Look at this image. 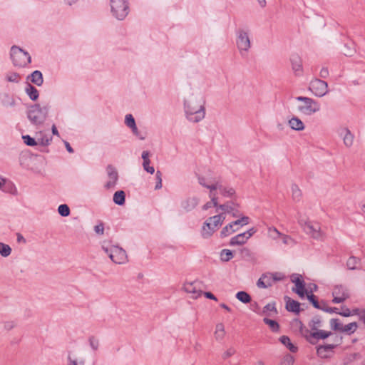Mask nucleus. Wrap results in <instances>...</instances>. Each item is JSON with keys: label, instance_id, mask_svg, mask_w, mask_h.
<instances>
[{"label": "nucleus", "instance_id": "nucleus-44", "mask_svg": "<svg viewBox=\"0 0 365 365\" xmlns=\"http://www.w3.org/2000/svg\"><path fill=\"white\" fill-rule=\"evenodd\" d=\"M221 259L224 262H228L233 257V254L230 250H222L220 254Z\"/></svg>", "mask_w": 365, "mask_h": 365}, {"label": "nucleus", "instance_id": "nucleus-63", "mask_svg": "<svg viewBox=\"0 0 365 365\" xmlns=\"http://www.w3.org/2000/svg\"><path fill=\"white\" fill-rule=\"evenodd\" d=\"M204 295L207 299L217 301V299L216 298V297L212 293H211L210 292H204Z\"/></svg>", "mask_w": 365, "mask_h": 365}, {"label": "nucleus", "instance_id": "nucleus-28", "mask_svg": "<svg viewBox=\"0 0 365 365\" xmlns=\"http://www.w3.org/2000/svg\"><path fill=\"white\" fill-rule=\"evenodd\" d=\"M235 226H234L232 222L226 225L225 227L222 228V230L220 232V236L221 237H225L229 236L230 235L234 233L235 232L238 230V227L235 228Z\"/></svg>", "mask_w": 365, "mask_h": 365}, {"label": "nucleus", "instance_id": "nucleus-54", "mask_svg": "<svg viewBox=\"0 0 365 365\" xmlns=\"http://www.w3.org/2000/svg\"><path fill=\"white\" fill-rule=\"evenodd\" d=\"M268 312H274V314H277V310L275 307V302L269 303L264 307L263 313H267Z\"/></svg>", "mask_w": 365, "mask_h": 365}, {"label": "nucleus", "instance_id": "nucleus-61", "mask_svg": "<svg viewBox=\"0 0 365 365\" xmlns=\"http://www.w3.org/2000/svg\"><path fill=\"white\" fill-rule=\"evenodd\" d=\"M281 238L282 240L283 243L285 245H289L290 243V242L292 241V239L291 237H289V235H284L282 233L281 235Z\"/></svg>", "mask_w": 365, "mask_h": 365}, {"label": "nucleus", "instance_id": "nucleus-51", "mask_svg": "<svg viewBox=\"0 0 365 365\" xmlns=\"http://www.w3.org/2000/svg\"><path fill=\"white\" fill-rule=\"evenodd\" d=\"M22 138L24 139V143L29 146H34L38 145L37 140L29 135H24Z\"/></svg>", "mask_w": 365, "mask_h": 365}, {"label": "nucleus", "instance_id": "nucleus-35", "mask_svg": "<svg viewBox=\"0 0 365 365\" xmlns=\"http://www.w3.org/2000/svg\"><path fill=\"white\" fill-rule=\"evenodd\" d=\"M225 335V331L223 324L220 323L216 325V330L215 331V336L216 339L221 340Z\"/></svg>", "mask_w": 365, "mask_h": 365}, {"label": "nucleus", "instance_id": "nucleus-9", "mask_svg": "<svg viewBox=\"0 0 365 365\" xmlns=\"http://www.w3.org/2000/svg\"><path fill=\"white\" fill-rule=\"evenodd\" d=\"M110 259L116 264H123L127 261V255L125 251L118 246H111L110 247H103Z\"/></svg>", "mask_w": 365, "mask_h": 365}, {"label": "nucleus", "instance_id": "nucleus-40", "mask_svg": "<svg viewBox=\"0 0 365 365\" xmlns=\"http://www.w3.org/2000/svg\"><path fill=\"white\" fill-rule=\"evenodd\" d=\"M353 312L354 314H356L359 317V322L361 324H363L365 328V309H354L353 310Z\"/></svg>", "mask_w": 365, "mask_h": 365}, {"label": "nucleus", "instance_id": "nucleus-41", "mask_svg": "<svg viewBox=\"0 0 365 365\" xmlns=\"http://www.w3.org/2000/svg\"><path fill=\"white\" fill-rule=\"evenodd\" d=\"M268 235L273 240H277L281 237L282 233L277 228L270 227L268 228Z\"/></svg>", "mask_w": 365, "mask_h": 365}, {"label": "nucleus", "instance_id": "nucleus-39", "mask_svg": "<svg viewBox=\"0 0 365 365\" xmlns=\"http://www.w3.org/2000/svg\"><path fill=\"white\" fill-rule=\"evenodd\" d=\"M236 297L238 300L245 304L251 302L250 295L244 291H240L237 292L236 294Z\"/></svg>", "mask_w": 365, "mask_h": 365}, {"label": "nucleus", "instance_id": "nucleus-17", "mask_svg": "<svg viewBox=\"0 0 365 365\" xmlns=\"http://www.w3.org/2000/svg\"><path fill=\"white\" fill-rule=\"evenodd\" d=\"M290 61L293 71L297 75H299L302 71V61L301 57L298 54L294 53L292 55Z\"/></svg>", "mask_w": 365, "mask_h": 365}, {"label": "nucleus", "instance_id": "nucleus-46", "mask_svg": "<svg viewBox=\"0 0 365 365\" xmlns=\"http://www.w3.org/2000/svg\"><path fill=\"white\" fill-rule=\"evenodd\" d=\"M58 213L63 217H67L70 215V208L66 204L59 205L58 208Z\"/></svg>", "mask_w": 365, "mask_h": 365}, {"label": "nucleus", "instance_id": "nucleus-22", "mask_svg": "<svg viewBox=\"0 0 365 365\" xmlns=\"http://www.w3.org/2000/svg\"><path fill=\"white\" fill-rule=\"evenodd\" d=\"M209 197H210L211 200L206 202L202 206V210H207L212 206L217 208L218 207V197L217 196V193L210 190Z\"/></svg>", "mask_w": 365, "mask_h": 365}, {"label": "nucleus", "instance_id": "nucleus-45", "mask_svg": "<svg viewBox=\"0 0 365 365\" xmlns=\"http://www.w3.org/2000/svg\"><path fill=\"white\" fill-rule=\"evenodd\" d=\"M197 203H198V201L196 198H192V199H188L186 201L185 205H184L183 206H184V208L188 211V210H190L193 209L194 207H195L197 206Z\"/></svg>", "mask_w": 365, "mask_h": 365}, {"label": "nucleus", "instance_id": "nucleus-15", "mask_svg": "<svg viewBox=\"0 0 365 365\" xmlns=\"http://www.w3.org/2000/svg\"><path fill=\"white\" fill-rule=\"evenodd\" d=\"M237 46L240 52L247 51L250 48V40L247 32L243 30L238 31Z\"/></svg>", "mask_w": 365, "mask_h": 365}, {"label": "nucleus", "instance_id": "nucleus-52", "mask_svg": "<svg viewBox=\"0 0 365 365\" xmlns=\"http://www.w3.org/2000/svg\"><path fill=\"white\" fill-rule=\"evenodd\" d=\"M21 77L17 73H9L6 76V80L9 82L18 83L19 82Z\"/></svg>", "mask_w": 365, "mask_h": 365}, {"label": "nucleus", "instance_id": "nucleus-18", "mask_svg": "<svg viewBox=\"0 0 365 365\" xmlns=\"http://www.w3.org/2000/svg\"><path fill=\"white\" fill-rule=\"evenodd\" d=\"M341 135H344L343 141L344 145L349 148L354 143V135L347 128H344L341 130Z\"/></svg>", "mask_w": 365, "mask_h": 365}, {"label": "nucleus", "instance_id": "nucleus-20", "mask_svg": "<svg viewBox=\"0 0 365 365\" xmlns=\"http://www.w3.org/2000/svg\"><path fill=\"white\" fill-rule=\"evenodd\" d=\"M307 299L312 304V305L319 309H325L326 304L324 302H319L317 297L312 294V290L309 291L306 294Z\"/></svg>", "mask_w": 365, "mask_h": 365}, {"label": "nucleus", "instance_id": "nucleus-19", "mask_svg": "<svg viewBox=\"0 0 365 365\" xmlns=\"http://www.w3.org/2000/svg\"><path fill=\"white\" fill-rule=\"evenodd\" d=\"M249 239V236H247V233H241L233 237L230 242L231 246L235 245H242L247 242Z\"/></svg>", "mask_w": 365, "mask_h": 365}, {"label": "nucleus", "instance_id": "nucleus-57", "mask_svg": "<svg viewBox=\"0 0 365 365\" xmlns=\"http://www.w3.org/2000/svg\"><path fill=\"white\" fill-rule=\"evenodd\" d=\"M89 342L91 346L94 349L96 350L98 347V340L96 339L95 337L91 336L89 339Z\"/></svg>", "mask_w": 365, "mask_h": 365}, {"label": "nucleus", "instance_id": "nucleus-23", "mask_svg": "<svg viewBox=\"0 0 365 365\" xmlns=\"http://www.w3.org/2000/svg\"><path fill=\"white\" fill-rule=\"evenodd\" d=\"M288 300L286 303V309L289 312H292L294 313L298 314L300 312V304L297 301H295L294 299H291L290 298L287 297Z\"/></svg>", "mask_w": 365, "mask_h": 365}, {"label": "nucleus", "instance_id": "nucleus-21", "mask_svg": "<svg viewBox=\"0 0 365 365\" xmlns=\"http://www.w3.org/2000/svg\"><path fill=\"white\" fill-rule=\"evenodd\" d=\"M150 153L148 151H143L142 153V158L143 159V166L145 170L150 174H153L155 169L153 166H150V160L149 159Z\"/></svg>", "mask_w": 365, "mask_h": 365}, {"label": "nucleus", "instance_id": "nucleus-2", "mask_svg": "<svg viewBox=\"0 0 365 365\" xmlns=\"http://www.w3.org/2000/svg\"><path fill=\"white\" fill-rule=\"evenodd\" d=\"M185 109L189 120L197 123L205 117L204 103L200 101L197 103L194 99L187 100L185 102Z\"/></svg>", "mask_w": 365, "mask_h": 365}, {"label": "nucleus", "instance_id": "nucleus-6", "mask_svg": "<svg viewBox=\"0 0 365 365\" xmlns=\"http://www.w3.org/2000/svg\"><path fill=\"white\" fill-rule=\"evenodd\" d=\"M111 12L118 20L124 19L129 13L128 0H110Z\"/></svg>", "mask_w": 365, "mask_h": 365}, {"label": "nucleus", "instance_id": "nucleus-30", "mask_svg": "<svg viewBox=\"0 0 365 365\" xmlns=\"http://www.w3.org/2000/svg\"><path fill=\"white\" fill-rule=\"evenodd\" d=\"M360 262L361 260L359 258L351 256L348 259L346 266L349 269H356L359 267Z\"/></svg>", "mask_w": 365, "mask_h": 365}, {"label": "nucleus", "instance_id": "nucleus-56", "mask_svg": "<svg viewBox=\"0 0 365 365\" xmlns=\"http://www.w3.org/2000/svg\"><path fill=\"white\" fill-rule=\"evenodd\" d=\"M161 176H162L161 173L159 170H158L157 173H156V175H155L156 180H157V183H156V185H155V189L156 190L160 189L162 187V178H161Z\"/></svg>", "mask_w": 365, "mask_h": 365}, {"label": "nucleus", "instance_id": "nucleus-55", "mask_svg": "<svg viewBox=\"0 0 365 365\" xmlns=\"http://www.w3.org/2000/svg\"><path fill=\"white\" fill-rule=\"evenodd\" d=\"M312 322L313 324L312 327V330H317L318 328L321 326V320L319 317H315L312 319Z\"/></svg>", "mask_w": 365, "mask_h": 365}, {"label": "nucleus", "instance_id": "nucleus-49", "mask_svg": "<svg viewBox=\"0 0 365 365\" xmlns=\"http://www.w3.org/2000/svg\"><path fill=\"white\" fill-rule=\"evenodd\" d=\"M330 326L334 330L341 331L343 324L338 319H332L330 321Z\"/></svg>", "mask_w": 365, "mask_h": 365}, {"label": "nucleus", "instance_id": "nucleus-58", "mask_svg": "<svg viewBox=\"0 0 365 365\" xmlns=\"http://www.w3.org/2000/svg\"><path fill=\"white\" fill-rule=\"evenodd\" d=\"M236 351L234 348L228 349L223 354V359H226L235 354Z\"/></svg>", "mask_w": 365, "mask_h": 365}, {"label": "nucleus", "instance_id": "nucleus-59", "mask_svg": "<svg viewBox=\"0 0 365 365\" xmlns=\"http://www.w3.org/2000/svg\"><path fill=\"white\" fill-rule=\"evenodd\" d=\"M95 232L98 235H103L104 232V226L102 222L94 227Z\"/></svg>", "mask_w": 365, "mask_h": 365}, {"label": "nucleus", "instance_id": "nucleus-4", "mask_svg": "<svg viewBox=\"0 0 365 365\" xmlns=\"http://www.w3.org/2000/svg\"><path fill=\"white\" fill-rule=\"evenodd\" d=\"M225 220L224 213L209 217L204 223L202 235L205 238L210 237Z\"/></svg>", "mask_w": 365, "mask_h": 365}, {"label": "nucleus", "instance_id": "nucleus-1", "mask_svg": "<svg viewBox=\"0 0 365 365\" xmlns=\"http://www.w3.org/2000/svg\"><path fill=\"white\" fill-rule=\"evenodd\" d=\"M197 179L202 186L213 191V192H216V190H219L220 194L224 197H232L235 193L232 187L222 185L220 178L212 177L210 170L207 172L206 176L199 175Z\"/></svg>", "mask_w": 365, "mask_h": 365}, {"label": "nucleus", "instance_id": "nucleus-24", "mask_svg": "<svg viewBox=\"0 0 365 365\" xmlns=\"http://www.w3.org/2000/svg\"><path fill=\"white\" fill-rule=\"evenodd\" d=\"M27 79L30 80L36 86H41L43 81L42 73L39 71H34L30 76H28Z\"/></svg>", "mask_w": 365, "mask_h": 365}, {"label": "nucleus", "instance_id": "nucleus-47", "mask_svg": "<svg viewBox=\"0 0 365 365\" xmlns=\"http://www.w3.org/2000/svg\"><path fill=\"white\" fill-rule=\"evenodd\" d=\"M218 209L221 210L222 211V213H224V215L225 216V213H231L233 211V207L232 205H230L229 202L219 205L218 204Z\"/></svg>", "mask_w": 365, "mask_h": 365}, {"label": "nucleus", "instance_id": "nucleus-11", "mask_svg": "<svg viewBox=\"0 0 365 365\" xmlns=\"http://www.w3.org/2000/svg\"><path fill=\"white\" fill-rule=\"evenodd\" d=\"M333 300L334 304L342 303L350 297L349 289L343 285H336L332 290Z\"/></svg>", "mask_w": 365, "mask_h": 365}, {"label": "nucleus", "instance_id": "nucleus-33", "mask_svg": "<svg viewBox=\"0 0 365 365\" xmlns=\"http://www.w3.org/2000/svg\"><path fill=\"white\" fill-rule=\"evenodd\" d=\"M358 328V324L356 322H351L346 325L343 324V327L341 332L346 333V334H351L356 331Z\"/></svg>", "mask_w": 365, "mask_h": 365}, {"label": "nucleus", "instance_id": "nucleus-36", "mask_svg": "<svg viewBox=\"0 0 365 365\" xmlns=\"http://www.w3.org/2000/svg\"><path fill=\"white\" fill-rule=\"evenodd\" d=\"M0 189L6 192H11L14 189V185L10 182H6L5 179L0 176Z\"/></svg>", "mask_w": 365, "mask_h": 365}, {"label": "nucleus", "instance_id": "nucleus-34", "mask_svg": "<svg viewBox=\"0 0 365 365\" xmlns=\"http://www.w3.org/2000/svg\"><path fill=\"white\" fill-rule=\"evenodd\" d=\"M330 335H331L330 331H324V330H318V329L310 334V336L312 338H314L316 339H324L329 337Z\"/></svg>", "mask_w": 365, "mask_h": 365}, {"label": "nucleus", "instance_id": "nucleus-60", "mask_svg": "<svg viewBox=\"0 0 365 365\" xmlns=\"http://www.w3.org/2000/svg\"><path fill=\"white\" fill-rule=\"evenodd\" d=\"M341 309H342V312H339V314L344 317H349L352 314H354L353 312H352V313L351 312V311L349 308L342 307Z\"/></svg>", "mask_w": 365, "mask_h": 365}, {"label": "nucleus", "instance_id": "nucleus-42", "mask_svg": "<svg viewBox=\"0 0 365 365\" xmlns=\"http://www.w3.org/2000/svg\"><path fill=\"white\" fill-rule=\"evenodd\" d=\"M292 198L294 200L299 201L302 196V191L297 185L292 186Z\"/></svg>", "mask_w": 365, "mask_h": 365}, {"label": "nucleus", "instance_id": "nucleus-13", "mask_svg": "<svg viewBox=\"0 0 365 365\" xmlns=\"http://www.w3.org/2000/svg\"><path fill=\"white\" fill-rule=\"evenodd\" d=\"M291 281L295 284L296 287L292 289V291L296 292L301 298H303L309 291L305 288V282L302 277L300 274H294L291 276Z\"/></svg>", "mask_w": 365, "mask_h": 365}, {"label": "nucleus", "instance_id": "nucleus-32", "mask_svg": "<svg viewBox=\"0 0 365 365\" xmlns=\"http://www.w3.org/2000/svg\"><path fill=\"white\" fill-rule=\"evenodd\" d=\"M279 341L282 344L285 345L290 351L295 353L297 351V347L294 346L292 343L290 341V339L287 336H282L279 339Z\"/></svg>", "mask_w": 365, "mask_h": 365}, {"label": "nucleus", "instance_id": "nucleus-5", "mask_svg": "<svg viewBox=\"0 0 365 365\" xmlns=\"http://www.w3.org/2000/svg\"><path fill=\"white\" fill-rule=\"evenodd\" d=\"M296 100L302 103L297 108L302 114L311 115L320 110L319 103L311 98L298 96Z\"/></svg>", "mask_w": 365, "mask_h": 365}, {"label": "nucleus", "instance_id": "nucleus-10", "mask_svg": "<svg viewBox=\"0 0 365 365\" xmlns=\"http://www.w3.org/2000/svg\"><path fill=\"white\" fill-rule=\"evenodd\" d=\"M300 225L307 234L311 235L314 239H320L322 237L321 226L318 222L307 221L304 224L302 221L299 222Z\"/></svg>", "mask_w": 365, "mask_h": 365}, {"label": "nucleus", "instance_id": "nucleus-26", "mask_svg": "<svg viewBox=\"0 0 365 365\" xmlns=\"http://www.w3.org/2000/svg\"><path fill=\"white\" fill-rule=\"evenodd\" d=\"M25 91L27 95L32 101H36L38 99L39 96L38 91L34 86H33L30 83H28Z\"/></svg>", "mask_w": 365, "mask_h": 365}, {"label": "nucleus", "instance_id": "nucleus-48", "mask_svg": "<svg viewBox=\"0 0 365 365\" xmlns=\"http://www.w3.org/2000/svg\"><path fill=\"white\" fill-rule=\"evenodd\" d=\"M249 222H250L249 217L243 216V217H240V219L232 222V224L236 227L237 225H241V226L246 225L249 224Z\"/></svg>", "mask_w": 365, "mask_h": 365}, {"label": "nucleus", "instance_id": "nucleus-38", "mask_svg": "<svg viewBox=\"0 0 365 365\" xmlns=\"http://www.w3.org/2000/svg\"><path fill=\"white\" fill-rule=\"evenodd\" d=\"M1 103L4 106H15L14 98L12 96H11L6 93H5L2 96Z\"/></svg>", "mask_w": 365, "mask_h": 365}, {"label": "nucleus", "instance_id": "nucleus-29", "mask_svg": "<svg viewBox=\"0 0 365 365\" xmlns=\"http://www.w3.org/2000/svg\"><path fill=\"white\" fill-rule=\"evenodd\" d=\"M125 200V193L123 190L117 191L113 195V202L118 205H123Z\"/></svg>", "mask_w": 365, "mask_h": 365}, {"label": "nucleus", "instance_id": "nucleus-64", "mask_svg": "<svg viewBox=\"0 0 365 365\" xmlns=\"http://www.w3.org/2000/svg\"><path fill=\"white\" fill-rule=\"evenodd\" d=\"M68 359H69L68 365H83V361L78 362L76 360L71 359L70 357L68 358Z\"/></svg>", "mask_w": 365, "mask_h": 365}, {"label": "nucleus", "instance_id": "nucleus-12", "mask_svg": "<svg viewBox=\"0 0 365 365\" xmlns=\"http://www.w3.org/2000/svg\"><path fill=\"white\" fill-rule=\"evenodd\" d=\"M309 89L316 96L322 97L328 93L327 83L316 78L310 82Z\"/></svg>", "mask_w": 365, "mask_h": 365}, {"label": "nucleus", "instance_id": "nucleus-16", "mask_svg": "<svg viewBox=\"0 0 365 365\" xmlns=\"http://www.w3.org/2000/svg\"><path fill=\"white\" fill-rule=\"evenodd\" d=\"M184 289L186 292L192 294L193 299H197L202 294L199 282H186L184 284Z\"/></svg>", "mask_w": 365, "mask_h": 365}, {"label": "nucleus", "instance_id": "nucleus-14", "mask_svg": "<svg viewBox=\"0 0 365 365\" xmlns=\"http://www.w3.org/2000/svg\"><path fill=\"white\" fill-rule=\"evenodd\" d=\"M106 172L108 180L105 184L104 187L106 190H110L115 187L118 179V173L115 168L111 165L107 166Z\"/></svg>", "mask_w": 365, "mask_h": 365}, {"label": "nucleus", "instance_id": "nucleus-37", "mask_svg": "<svg viewBox=\"0 0 365 365\" xmlns=\"http://www.w3.org/2000/svg\"><path fill=\"white\" fill-rule=\"evenodd\" d=\"M263 322L264 324L269 326V329L274 331L277 332L279 330V324L272 319H268V318H264Z\"/></svg>", "mask_w": 365, "mask_h": 365}, {"label": "nucleus", "instance_id": "nucleus-53", "mask_svg": "<svg viewBox=\"0 0 365 365\" xmlns=\"http://www.w3.org/2000/svg\"><path fill=\"white\" fill-rule=\"evenodd\" d=\"M51 140H52L51 137L43 136L42 138H38L37 143H38V145L46 146V145H49Z\"/></svg>", "mask_w": 365, "mask_h": 365}, {"label": "nucleus", "instance_id": "nucleus-62", "mask_svg": "<svg viewBox=\"0 0 365 365\" xmlns=\"http://www.w3.org/2000/svg\"><path fill=\"white\" fill-rule=\"evenodd\" d=\"M320 77L323 78H326L328 75H329V71H328V69L327 68H323L321 71H320Z\"/></svg>", "mask_w": 365, "mask_h": 365}, {"label": "nucleus", "instance_id": "nucleus-50", "mask_svg": "<svg viewBox=\"0 0 365 365\" xmlns=\"http://www.w3.org/2000/svg\"><path fill=\"white\" fill-rule=\"evenodd\" d=\"M294 361V357L290 354H287L284 356L279 365H293Z\"/></svg>", "mask_w": 365, "mask_h": 365}, {"label": "nucleus", "instance_id": "nucleus-7", "mask_svg": "<svg viewBox=\"0 0 365 365\" xmlns=\"http://www.w3.org/2000/svg\"><path fill=\"white\" fill-rule=\"evenodd\" d=\"M11 58L16 66L24 67L31 62V56L18 46H13L11 48Z\"/></svg>", "mask_w": 365, "mask_h": 365}, {"label": "nucleus", "instance_id": "nucleus-8", "mask_svg": "<svg viewBox=\"0 0 365 365\" xmlns=\"http://www.w3.org/2000/svg\"><path fill=\"white\" fill-rule=\"evenodd\" d=\"M284 279V275L280 272L263 274L258 279L257 285L259 288H267L271 287L274 282L281 281Z\"/></svg>", "mask_w": 365, "mask_h": 365}, {"label": "nucleus", "instance_id": "nucleus-3", "mask_svg": "<svg viewBox=\"0 0 365 365\" xmlns=\"http://www.w3.org/2000/svg\"><path fill=\"white\" fill-rule=\"evenodd\" d=\"M48 108L41 107L39 104L31 106L27 111V116L31 123L35 125H41L46 119Z\"/></svg>", "mask_w": 365, "mask_h": 365}, {"label": "nucleus", "instance_id": "nucleus-27", "mask_svg": "<svg viewBox=\"0 0 365 365\" xmlns=\"http://www.w3.org/2000/svg\"><path fill=\"white\" fill-rule=\"evenodd\" d=\"M290 127L296 130H302L304 128L302 121L297 117L291 118L289 121Z\"/></svg>", "mask_w": 365, "mask_h": 365}, {"label": "nucleus", "instance_id": "nucleus-43", "mask_svg": "<svg viewBox=\"0 0 365 365\" xmlns=\"http://www.w3.org/2000/svg\"><path fill=\"white\" fill-rule=\"evenodd\" d=\"M11 252V247L4 243L0 242V254L3 257H8Z\"/></svg>", "mask_w": 365, "mask_h": 365}, {"label": "nucleus", "instance_id": "nucleus-25", "mask_svg": "<svg viewBox=\"0 0 365 365\" xmlns=\"http://www.w3.org/2000/svg\"><path fill=\"white\" fill-rule=\"evenodd\" d=\"M337 344H327L320 346L317 348V354L322 358H327V354H323V351H332V350L336 346Z\"/></svg>", "mask_w": 365, "mask_h": 365}, {"label": "nucleus", "instance_id": "nucleus-31", "mask_svg": "<svg viewBox=\"0 0 365 365\" xmlns=\"http://www.w3.org/2000/svg\"><path fill=\"white\" fill-rule=\"evenodd\" d=\"M125 123L128 127L132 129L133 133H137L138 128L135 124V119L131 114H127L125 115Z\"/></svg>", "mask_w": 365, "mask_h": 365}]
</instances>
